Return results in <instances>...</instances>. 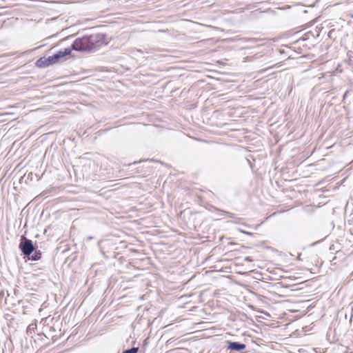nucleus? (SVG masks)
<instances>
[{"instance_id": "obj_1", "label": "nucleus", "mask_w": 353, "mask_h": 353, "mask_svg": "<svg viewBox=\"0 0 353 353\" xmlns=\"http://www.w3.org/2000/svg\"><path fill=\"white\" fill-rule=\"evenodd\" d=\"M103 36L99 34L77 38L72 44V49L79 52H92L97 49Z\"/></svg>"}, {"instance_id": "obj_2", "label": "nucleus", "mask_w": 353, "mask_h": 353, "mask_svg": "<svg viewBox=\"0 0 353 353\" xmlns=\"http://www.w3.org/2000/svg\"><path fill=\"white\" fill-rule=\"evenodd\" d=\"M71 53V48H67L59 50L56 54L48 57H41L37 61V65L39 68H46L57 63L59 59Z\"/></svg>"}, {"instance_id": "obj_3", "label": "nucleus", "mask_w": 353, "mask_h": 353, "mask_svg": "<svg viewBox=\"0 0 353 353\" xmlns=\"http://www.w3.org/2000/svg\"><path fill=\"white\" fill-rule=\"evenodd\" d=\"M19 249L26 256H29L34 250L32 241L25 236H22L19 243Z\"/></svg>"}, {"instance_id": "obj_4", "label": "nucleus", "mask_w": 353, "mask_h": 353, "mask_svg": "<svg viewBox=\"0 0 353 353\" xmlns=\"http://www.w3.org/2000/svg\"><path fill=\"white\" fill-rule=\"evenodd\" d=\"M246 347V345L244 343H239V342H229L228 348L231 350L234 351H241Z\"/></svg>"}, {"instance_id": "obj_5", "label": "nucleus", "mask_w": 353, "mask_h": 353, "mask_svg": "<svg viewBox=\"0 0 353 353\" xmlns=\"http://www.w3.org/2000/svg\"><path fill=\"white\" fill-rule=\"evenodd\" d=\"M41 253L40 251H35L32 255L30 254L28 257V259L32 261H37L41 259Z\"/></svg>"}, {"instance_id": "obj_6", "label": "nucleus", "mask_w": 353, "mask_h": 353, "mask_svg": "<svg viewBox=\"0 0 353 353\" xmlns=\"http://www.w3.org/2000/svg\"><path fill=\"white\" fill-rule=\"evenodd\" d=\"M138 352L137 347H132L123 351V353H137Z\"/></svg>"}, {"instance_id": "obj_7", "label": "nucleus", "mask_w": 353, "mask_h": 353, "mask_svg": "<svg viewBox=\"0 0 353 353\" xmlns=\"http://www.w3.org/2000/svg\"><path fill=\"white\" fill-rule=\"evenodd\" d=\"M225 213L230 217H232V218H234V214H231L230 212H225Z\"/></svg>"}, {"instance_id": "obj_8", "label": "nucleus", "mask_w": 353, "mask_h": 353, "mask_svg": "<svg viewBox=\"0 0 353 353\" xmlns=\"http://www.w3.org/2000/svg\"><path fill=\"white\" fill-rule=\"evenodd\" d=\"M245 260H246V261H251V260L249 259V257H247V258L245 259Z\"/></svg>"}, {"instance_id": "obj_9", "label": "nucleus", "mask_w": 353, "mask_h": 353, "mask_svg": "<svg viewBox=\"0 0 353 353\" xmlns=\"http://www.w3.org/2000/svg\"><path fill=\"white\" fill-rule=\"evenodd\" d=\"M3 292H2L0 294V296H3Z\"/></svg>"}, {"instance_id": "obj_10", "label": "nucleus", "mask_w": 353, "mask_h": 353, "mask_svg": "<svg viewBox=\"0 0 353 353\" xmlns=\"http://www.w3.org/2000/svg\"><path fill=\"white\" fill-rule=\"evenodd\" d=\"M3 292H2L0 294V296H3Z\"/></svg>"}]
</instances>
